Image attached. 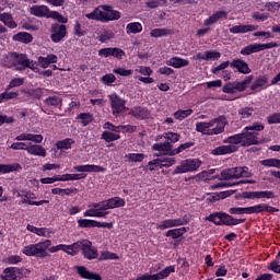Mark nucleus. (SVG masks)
Here are the masks:
<instances>
[{
  "label": "nucleus",
  "instance_id": "1",
  "mask_svg": "<svg viewBox=\"0 0 280 280\" xmlns=\"http://www.w3.org/2000/svg\"><path fill=\"white\" fill-rule=\"evenodd\" d=\"M4 62L8 69L15 68V71H25V69H31L34 73H40V69L37 68L36 62L27 57L26 54L9 52Z\"/></svg>",
  "mask_w": 280,
  "mask_h": 280
},
{
  "label": "nucleus",
  "instance_id": "2",
  "mask_svg": "<svg viewBox=\"0 0 280 280\" xmlns=\"http://www.w3.org/2000/svg\"><path fill=\"white\" fill-rule=\"evenodd\" d=\"M226 127V118L224 116H219L211 119L210 121H201L196 124V131L201 132V135H207L208 137H213L214 135H222L224 128Z\"/></svg>",
  "mask_w": 280,
  "mask_h": 280
},
{
  "label": "nucleus",
  "instance_id": "3",
  "mask_svg": "<svg viewBox=\"0 0 280 280\" xmlns=\"http://www.w3.org/2000/svg\"><path fill=\"white\" fill-rule=\"evenodd\" d=\"M90 21H101V23H108L109 21H119L121 13L113 10L110 5H101L94 9L91 13L85 14Z\"/></svg>",
  "mask_w": 280,
  "mask_h": 280
},
{
  "label": "nucleus",
  "instance_id": "4",
  "mask_svg": "<svg viewBox=\"0 0 280 280\" xmlns=\"http://www.w3.org/2000/svg\"><path fill=\"white\" fill-rule=\"evenodd\" d=\"M50 246L51 241L46 240L36 244L24 246L22 253L23 255H26V257H38L39 259H45V257L49 256L47 249L50 248Z\"/></svg>",
  "mask_w": 280,
  "mask_h": 280
},
{
  "label": "nucleus",
  "instance_id": "5",
  "mask_svg": "<svg viewBox=\"0 0 280 280\" xmlns=\"http://www.w3.org/2000/svg\"><path fill=\"white\" fill-rule=\"evenodd\" d=\"M223 142L230 144L215 148L214 150H212V154L217 156L224 154H233V152H237V144L242 143V145H244L242 133L231 136L223 140Z\"/></svg>",
  "mask_w": 280,
  "mask_h": 280
},
{
  "label": "nucleus",
  "instance_id": "6",
  "mask_svg": "<svg viewBox=\"0 0 280 280\" xmlns=\"http://www.w3.org/2000/svg\"><path fill=\"white\" fill-rule=\"evenodd\" d=\"M264 125L260 122H254L244 128V132H242L243 137V145H258V135L264 130Z\"/></svg>",
  "mask_w": 280,
  "mask_h": 280
},
{
  "label": "nucleus",
  "instance_id": "7",
  "mask_svg": "<svg viewBox=\"0 0 280 280\" xmlns=\"http://www.w3.org/2000/svg\"><path fill=\"white\" fill-rule=\"evenodd\" d=\"M82 250L85 259H97V248L89 240L78 241L74 243V257Z\"/></svg>",
  "mask_w": 280,
  "mask_h": 280
},
{
  "label": "nucleus",
  "instance_id": "8",
  "mask_svg": "<svg viewBox=\"0 0 280 280\" xmlns=\"http://www.w3.org/2000/svg\"><path fill=\"white\" fill-rule=\"evenodd\" d=\"M253 174L248 172L246 166H237L232 168H225L221 172L222 180H235L237 178H250Z\"/></svg>",
  "mask_w": 280,
  "mask_h": 280
},
{
  "label": "nucleus",
  "instance_id": "9",
  "mask_svg": "<svg viewBox=\"0 0 280 280\" xmlns=\"http://www.w3.org/2000/svg\"><path fill=\"white\" fill-rule=\"evenodd\" d=\"M90 207H94V209H98V211H108V209H118L119 207H126V200L121 197H113L110 199L94 202Z\"/></svg>",
  "mask_w": 280,
  "mask_h": 280
},
{
  "label": "nucleus",
  "instance_id": "10",
  "mask_svg": "<svg viewBox=\"0 0 280 280\" xmlns=\"http://www.w3.org/2000/svg\"><path fill=\"white\" fill-rule=\"evenodd\" d=\"M202 165V161L198 159H187L182 161L180 165L176 166L173 174H187L189 172H198Z\"/></svg>",
  "mask_w": 280,
  "mask_h": 280
},
{
  "label": "nucleus",
  "instance_id": "11",
  "mask_svg": "<svg viewBox=\"0 0 280 280\" xmlns=\"http://www.w3.org/2000/svg\"><path fill=\"white\" fill-rule=\"evenodd\" d=\"M253 82V75L246 77L241 82H229L223 86V93H237L246 91V86Z\"/></svg>",
  "mask_w": 280,
  "mask_h": 280
},
{
  "label": "nucleus",
  "instance_id": "12",
  "mask_svg": "<svg viewBox=\"0 0 280 280\" xmlns=\"http://www.w3.org/2000/svg\"><path fill=\"white\" fill-rule=\"evenodd\" d=\"M188 221L185 218L165 219L156 224L158 231H167V229H174L176 226H185Z\"/></svg>",
  "mask_w": 280,
  "mask_h": 280
},
{
  "label": "nucleus",
  "instance_id": "13",
  "mask_svg": "<svg viewBox=\"0 0 280 280\" xmlns=\"http://www.w3.org/2000/svg\"><path fill=\"white\" fill-rule=\"evenodd\" d=\"M50 32V40H52V43H60V40L67 36V26L56 23L51 25Z\"/></svg>",
  "mask_w": 280,
  "mask_h": 280
},
{
  "label": "nucleus",
  "instance_id": "14",
  "mask_svg": "<svg viewBox=\"0 0 280 280\" xmlns=\"http://www.w3.org/2000/svg\"><path fill=\"white\" fill-rule=\"evenodd\" d=\"M108 97L113 115H119V113H124V110H126V101L119 97V95L110 94Z\"/></svg>",
  "mask_w": 280,
  "mask_h": 280
},
{
  "label": "nucleus",
  "instance_id": "15",
  "mask_svg": "<svg viewBox=\"0 0 280 280\" xmlns=\"http://www.w3.org/2000/svg\"><path fill=\"white\" fill-rule=\"evenodd\" d=\"M152 150L160 152V154H154V156H174V144L171 142H159L152 145Z\"/></svg>",
  "mask_w": 280,
  "mask_h": 280
},
{
  "label": "nucleus",
  "instance_id": "16",
  "mask_svg": "<svg viewBox=\"0 0 280 280\" xmlns=\"http://www.w3.org/2000/svg\"><path fill=\"white\" fill-rule=\"evenodd\" d=\"M18 198L21 199L22 205H31L35 207H40L42 205H49V200L32 201L36 200V195L32 191H26L24 195L18 194Z\"/></svg>",
  "mask_w": 280,
  "mask_h": 280
},
{
  "label": "nucleus",
  "instance_id": "17",
  "mask_svg": "<svg viewBox=\"0 0 280 280\" xmlns=\"http://www.w3.org/2000/svg\"><path fill=\"white\" fill-rule=\"evenodd\" d=\"M266 211L267 213H277L279 209L268 206L266 203H259L256 206L247 207V214L250 215L253 213H264Z\"/></svg>",
  "mask_w": 280,
  "mask_h": 280
},
{
  "label": "nucleus",
  "instance_id": "18",
  "mask_svg": "<svg viewBox=\"0 0 280 280\" xmlns=\"http://www.w3.org/2000/svg\"><path fill=\"white\" fill-rule=\"evenodd\" d=\"M230 67L232 69H236L238 73H243L244 75H248L250 73V67H248V63L240 58H235L230 62Z\"/></svg>",
  "mask_w": 280,
  "mask_h": 280
},
{
  "label": "nucleus",
  "instance_id": "19",
  "mask_svg": "<svg viewBox=\"0 0 280 280\" xmlns=\"http://www.w3.org/2000/svg\"><path fill=\"white\" fill-rule=\"evenodd\" d=\"M1 280H21V269L16 267H8L1 275Z\"/></svg>",
  "mask_w": 280,
  "mask_h": 280
},
{
  "label": "nucleus",
  "instance_id": "20",
  "mask_svg": "<svg viewBox=\"0 0 280 280\" xmlns=\"http://www.w3.org/2000/svg\"><path fill=\"white\" fill-rule=\"evenodd\" d=\"M26 229L27 231H30V233H34L35 235H38V237H51V235H54L52 229L36 228L32 224H28Z\"/></svg>",
  "mask_w": 280,
  "mask_h": 280
},
{
  "label": "nucleus",
  "instance_id": "21",
  "mask_svg": "<svg viewBox=\"0 0 280 280\" xmlns=\"http://www.w3.org/2000/svg\"><path fill=\"white\" fill-rule=\"evenodd\" d=\"M78 275L81 277V279H88V280H102V277L97 273H93L86 269L84 266H77L74 267Z\"/></svg>",
  "mask_w": 280,
  "mask_h": 280
},
{
  "label": "nucleus",
  "instance_id": "22",
  "mask_svg": "<svg viewBox=\"0 0 280 280\" xmlns=\"http://www.w3.org/2000/svg\"><path fill=\"white\" fill-rule=\"evenodd\" d=\"M56 62H58V56L54 54L47 55L46 57L40 56L37 58V65L42 69H48L49 65H56Z\"/></svg>",
  "mask_w": 280,
  "mask_h": 280
},
{
  "label": "nucleus",
  "instance_id": "23",
  "mask_svg": "<svg viewBox=\"0 0 280 280\" xmlns=\"http://www.w3.org/2000/svg\"><path fill=\"white\" fill-rule=\"evenodd\" d=\"M26 152L27 154H31V156H47V150L40 144L28 143Z\"/></svg>",
  "mask_w": 280,
  "mask_h": 280
},
{
  "label": "nucleus",
  "instance_id": "24",
  "mask_svg": "<svg viewBox=\"0 0 280 280\" xmlns=\"http://www.w3.org/2000/svg\"><path fill=\"white\" fill-rule=\"evenodd\" d=\"M258 30V26H255L253 24H246V25H235L230 28V34H248V32H255Z\"/></svg>",
  "mask_w": 280,
  "mask_h": 280
},
{
  "label": "nucleus",
  "instance_id": "25",
  "mask_svg": "<svg viewBox=\"0 0 280 280\" xmlns=\"http://www.w3.org/2000/svg\"><path fill=\"white\" fill-rule=\"evenodd\" d=\"M222 54H220L219 51L215 50H208L205 51V54L202 52H198L194 59L195 60H219V58H221Z\"/></svg>",
  "mask_w": 280,
  "mask_h": 280
},
{
  "label": "nucleus",
  "instance_id": "26",
  "mask_svg": "<svg viewBox=\"0 0 280 280\" xmlns=\"http://www.w3.org/2000/svg\"><path fill=\"white\" fill-rule=\"evenodd\" d=\"M30 12L33 16H37L39 19L46 18L49 14V7L47 5H33L30 8Z\"/></svg>",
  "mask_w": 280,
  "mask_h": 280
},
{
  "label": "nucleus",
  "instance_id": "27",
  "mask_svg": "<svg viewBox=\"0 0 280 280\" xmlns=\"http://www.w3.org/2000/svg\"><path fill=\"white\" fill-rule=\"evenodd\" d=\"M15 141H32L33 143H43V135L21 133Z\"/></svg>",
  "mask_w": 280,
  "mask_h": 280
},
{
  "label": "nucleus",
  "instance_id": "28",
  "mask_svg": "<svg viewBox=\"0 0 280 280\" xmlns=\"http://www.w3.org/2000/svg\"><path fill=\"white\" fill-rule=\"evenodd\" d=\"M226 16H229L226 11H217L209 19L203 21V25H206V27H209V25H215V23L219 22L220 19H226Z\"/></svg>",
  "mask_w": 280,
  "mask_h": 280
},
{
  "label": "nucleus",
  "instance_id": "29",
  "mask_svg": "<svg viewBox=\"0 0 280 280\" xmlns=\"http://www.w3.org/2000/svg\"><path fill=\"white\" fill-rule=\"evenodd\" d=\"M166 65L168 67H174V69H183V67H189V60L180 57H173L166 61Z\"/></svg>",
  "mask_w": 280,
  "mask_h": 280
},
{
  "label": "nucleus",
  "instance_id": "30",
  "mask_svg": "<svg viewBox=\"0 0 280 280\" xmlns=\"http://www.w3.org/2000/svg\"><path fill=\"white\" fill-rule=\"evenodd\" d=\"M73 170L74 172H106V168L95 164L77 165Z\"/></svg>",
  "mask_w": 280,
  "mask_h": 280
},
{
  "label": "nucleus",
  "instance_id": "31",
  "mask_svg": "<svg viewBox=\"0 0 280 280\" xmlns=\"http://www.w3.org/2000/svg\"><path fill=\"white\" fill-rule=\"evenodd\" d=\"M23 167L19 163L0 164V174H10L12 172H21Z\"/></svg>",
  "mask_w": 280,
  "mask_h": 280
},
{
  "label": "nucleus",
  "instance_id": "32",
  "mask_svg": "<svg viewBox=\"0 0 280 280\" xmlns=\"http://www.w3.org/2000/svg\"><path fill=\"white\" fill-rule=\"evenodd\" d=\"M261 51L260 44H249L241 49L242 56H250L253 54H259Z\"/></svg>",
  "mask_w": 280,
  "mask_h": 280
},
{
  "label": "nucleus",
  "instance_id": "33",
  "mask_svg": "<svg viewBox=\"0 0 280 280\" xmlns=\"http://www.w3.org/2000/svg\"><path fill=\"white\" fill-rule=\"evenodd\" d=\"M187 231H189V228H179V229L168 230L165 233V237H172L173 240H178V237H183V235H185Z\"/></svg>",
  "mask_w": 280,
  "mask_h": 280
},
{
  "label": "nucleus",
  "instance_id": "34",
  "mask_svg": "<svg viewBox=\"0 0 280 280\" xmlns=\"http://www.w3.org/2000/svg\"><path fill=\"white\" fill-rule=\"evenodd\" d=\"M84 218H106L108 212L101 211L98 208L92 207L83 213Z\"/></svg>",
  "mask_w": 280,
  "mask_h": 280
},
{
  "label": "nucleus",
  "instance_id": "35",
  "mask_svg": "<svg viewBox=\"0 0 280 280\" xmlns=\"http://www.w3.org/2000/svg\"><path fill=\"white\" fill-rule=\"evenodd\" d=\"M246 219H235L230 214L223 213V224L226 226H236V224H244Z\"/></svg>",
  "mask_w": 280,
  "mask_h": 280
},
{
  "label": "nucleus",
  "instance_id": "36",
  "mask_svg": "<svg viewBox=\"0 0 280 280\" xmlns=\"http://www.w3.org/2000/svg\"><path fill=\"white\" fill-rule=\"evenodd\" d=\"M13 40H16L18 43H24L25 45L32 43L34 40V37H32V34L27 32H21L13 36Z\"/></svg>",
  "mask_w": 280,
  "mask_h": 280
},
{
  "label": "nucleus",
  "instance_id": "37",
  "mask_svg": "<svg viewBox=\"0 0 280 280\" xmlns=\"http://www.w3.org/2000/svg\"><path fill=\"white\" fill-rule=\"evenodd\" d=\"M0 21L11 30H15L16 27V22H14L10 13H0Z\"/></svg>",
  "mask_w": 280,
  "mask_h": 280
},
{
  "label": "nucleus",
  "instance_id": "38",
  "mask_svg": "<svg viewBox=\"0 0 280 280\" xmlns=\"http://www.w3.org/2000/svg\"><path fill=\"white\" fill-rule=\"evenodd\" d=\"M126 32L127 34H139L143 32V26L139 22H131L127 24Z\"/></svg>",
  "mask_w": 280,
  "mask_h": 280
},
{
  "label": "nucleus",
  "instance_id": "39",
  "mask_svg": "<svg viewBox=\"0 0 280 280\" xmlns=\"http://www.w3.org/2000/svg\"><path fill=\"white\" fill-rule=\"evenodd\" d=\"M73 143H75V140L71 138H67L63 140H59L56 143V147H57V150H71V145H73Z\"/></svg>",
  "mask_w": 280,
  "mask_h": 280
},
{
  "label": "nucleus",
  "instance_id": "40",
  "mask_svg": "<svg viewBox=\"0 0 280 280\" xmlns=\"http://www.w3.org/2000/svg\"><path fill=\"white\" fill-rule=\"evenodd\" d=\"M51 194L55 196H71V194H78V188H54L51 189Z\"/></svg>",
  "mask_w": 280,
  "mask_h": 280
},
{
  "label": "nucleus",
  "instance_id": "41",
  "mask_svg": "<svg viewBox=\"0 0 280 280\" xmlns=\"http://www.w3.org/2000/svg\"><path fill=\"white\" fill-rule=\"evenodd\" d=\"M46 19H54L55 21H58V23H68L69 19H67L65 15L60 14L58 11H51L48 9V15Z\"/></svg>",
  "mask_w": 280,
  "mask_h": 280
},
{
  "label": "nucleus",
  "instance_id": "42",
  "mask_svg": "<svg viewBox=\"0 0 280 280\" xmlns=\"http://www.w3.org/2000/svg\"><path fill=\"white\" fill-rule=\"evenodd\" d=\"M268 78L266 75H260L253 82V84L250 85V90L257 91V89H262V86H266Z\"/></svg>",
  "mask_w": 280,
  "mask_h": 280
},
{
  "label": "nucleus",
  "instance_id": "43",
  "mask_svg": "<svg viewBox=\"0 0 280 280\" xmlns=\"http://www.w3.org/2000/svg\"><path fill=\"white\" fill-rule=\"evenodd\" d=\"M163 139H165L166 143H171V145H173V143H178V141H180V135L176 133V132H165L163 133Z\"/></svg>",
  "mask_w": 280,
  "mask_h": 280
},
{
  "label": "nucleus",
  "instance_id": "44",
  "mask_svg": "<svg viewBox=\"0 0 280 280\" xmlns=\"http://www.w3.org/2000/svg\"><path fill=\"white\" fill-rule=\"evenodd\" d=\"M132 115L138 119H148V117H150V112L147 108L136 107L132 110Z\"/></svg>",
  "mask_w": 280,
  "mask_h": 280
},
{
  "label": "nucleus",
  "instance_id": "45",
  "mask_svg": "<svg viewBox=\"0 0 280 280\" xmlns=\"http://www.w3.org/2000/svg\"><path fill=\"white\" fill-rule=\"evenodd\" d=\"M82 178H86V174H65L59 177L60 182L67 180H82Z\"/></svg>",
  "mask_w": 280,
  "mask_h": 280
},
{
  "label": "nucleus",
  "instance_id": "46",
  "mask_svg": "<svg viewBox=\"0 0 280 280\" xmlns=\"http://www.w3.org/2000/svg\"><path fill=\"white\" fill-rule=\"evenodd\" d=\"M172 272H175V268L174 266H168L164 270L160 271L159 273H154L153 276L158 278L155 280L167 279Z\"/></svg>",
  "mask_w": 280,
  "mask_h": 280
},
{
  "label": "nucleus",
  "instance_id": "47",
  "mask_svg": "<svg viewBox=\"0 0 280 280\" xmlns=\"http://www.w3.org/2000/svg\"><path fill=\"white\" fill-rule=\"evenodd\" d=\"M46 106H62V97L60 96H49L44 101Z\"/></svg>",
  "mask_w": 280,
  "mask_h": 280
},
{
  "label": "nucleus",
  "instance_id": "48",
  "mask_svg": "<svg viewBox=\"0 0 280 280\" xmlns=\"http://www.w3.org/2000/svg\"><path fill=\"white\" fill-rule=\"evenodd\" d=\"M102 139L106 141V143H110L113 141H118V139H121V136L110 131H104L102 133Z\"/></svg>",
  "mask_w": 280,
  "mask_h": 280
},
{
  "label": "nucleus",
  "instance_id": "49",
  "mask_svg": "<svg viewBox=\"0 0 280 280\" xmlns=\"http://www.w3.org/2000/svg\"><path fill=\"white\" fill-rule=\"evenodd\" d=\"M260 164L264 165V167H277V170H280V160L279 159H267L260 161Z\"/></svg>",
  "mask_w": 280,
  "mask_h": 280
},
{
  "label": "nucleus",
  "instance_id": "50",
  "mask_svg": "<svg viewBox=\"0 0 280 280\" xmlns=\"http://www.w3.org/2000/svg\"><path fill=\"white\" fill-rule=\"evenodd\" d=\"M207 220H209V222H213V224H217V225L223 224L224 213L217 212V213L210 214L207 218Z\"/></svg>",
  "mask_w": 280,
  "mask_h": 280
},
{
  "label": "nucleus",
  "instance_id": "51",
  "mask_svg": "<svg viewBox=\"0 0 280 280\" xmlns=\"http://www.w3.org/2000/svg\"><path fill=\"white\" fill-rule=\"evenodd\" d=\"M75 247V243L71 244V245H65V244H59L57 245V250H62L63 253H67V255H71V257H74V248Z\"/></svg>",
  "mask_w": 280,
  "mask_h": 280
},
{
  "label": "nucleus",
  "instance_id": "52",
  "mask_svg": "<svg viewBox=\"0 0 280 280\" xmlns=\"http://www.w3.org/2000/svg\"><path fill=\"white\" fill-rule=\"evenodd\" d=\"M192 113H194V109H186V110L179 109L174 113V117L178 121H183V119H187V117H189Z\"/></svg>",
  "mask_w": 280,
  "mask_h": 280
},
{
  "label": "nucleus",
  "instance_id": "53",
  "mask_svg": "<svg viewBox=\"0 0 280 280\" xmlns=\"http://www.w3.org/2000/svg\"><path fill=\"white\" fill-rule=\"evenodd\" d=\"M253 113H255L253 107H243L238 110L241 119H250V117H253Z\"/></svg>",
  "mask_w": 280,
  "mask_h": 280
},
{
  "label": "nucleus",
  "instance_id": "54",
  "mask_svg": "<svg viewBox=\"0 0 280 280\" xmlns=\"http://www.w3.org/2000/svg\"><path fill=\"white\" fill-rule=\"evenodd\" d=\"M126 159L131 163H141L145 159V155L143 153H128Z\"/></svg>",
  "mask_w": 280,
  "mask_h": 280
},
{
  "label": "nucleus",
  "instance_id": "55",
  "mask_svg": "<svg viewBox=\"0 0 280 280\" xmlns=\"http://www.w3.org/2000/svg\"><path fill=\"white\" fill-rule=\"evenodd\" d=\"M167 34H171L167 28H154L150 32V36H152V38H161V36H167Z\"/></svg>",
  "mask_w": 280,
  "mask_h": 280
},
{
  "label": "nucleus",
  "instance_id": "56",
  "mask_svg": "<svg viewBox=\"0 0 280 280\" xmlns=\"http://www.w3.org/2000/svg\"><path fill=\"white\" fill-rule=\"evenodd\" d=\"M176 165V158H160V167H172Z\"/></svg>",
  "mask_w": 280,
  "mask_h": 280
},
{
  "label": "nucleus",
  "instance_id": "57",
  "mask_svg": "<svg viewBox=\"0 0 280 280\" xmlns=\"http://www.w3.org/2000/svg\"><path fill=\"white\" fill-rule=\"evenodd\" d=\"M107 259H119V256L115 253H110L108 250L101 252V256L98 258L100 261H106Z\"/></svg>",
  "mask_w": 280,
  "mask_h": 280
},
{
  "label": "nucleus",
  "instance_id": "58",
  "mask_svg": "<svg viewBox=\"0 0 280 280\" xmlns=\"http://www.w3.org/2000/svg\"><path fill=\"white\" fill-rule=\"evenodd\" d=\"M194 142H185L184 144H180L177 149H174L171 154L173 156H176V154H180V152H185V150H189V148H192Z\"/></svg>",
  "mask_w": 280,
  "mask_h": 280
},
{
  "label": "nucleus",
  "instance_id": "59",
  "mask_svg": "<svg viewBox=\"0 0 280 280\" xmlns=\"http://www.w3.org/2000/svg\"><path fill=\"white\" fill-rule=\"evenodd\" d=\"M117 78L113 73L105 74L101 78V82L106 86H110L114 82H116Z\"/></svg>",
  "mask_w": 280,
  "mask_h": 280
},
{
  "label": "nucleus",
  "instance_id": "60",
  "mask_svg": "<svg viewBox=\"0 0 280 280\" xmlns=\"http://www.w3.org/2000/svg\"><path fill=\"white\" fill-rule=\"evenodd\" d=\"M95 220H89V219H80L78 221L79 226H81L82 229H91V228H95Z\"/></svg>",
  "mask_w": 280,
  "mask_h": 280
},
{
  "label": "nucleus",
  "instance_id": "61",
  "mask_svg": "<svg viewBox=\"0 0 280 280\" xmlns=\"http://www.w3.org/2000/svg\"><path fill=\"white\" fill-rule=\"evenodd\" d=\"M23 84H25V79L15 78L11 80L7 89L8 91H10V89H16V86H23Z\"/></svg>",
  "mask_w": 280,
  "mask_h": 280
},
{
  "label": "nucleus",
  "instance_id": "62",
  "mask_svg": "<svg viewBox=\"0 0 280 280\" xmlns=\"http://www.w3.org/2000/svg\"><path fill=\"white\" fill-rule=\"evenodd\" d=\"M27 95H30V97H33V100H40V97H43V89L37 88L30 90L27 92Z\"/></svg>",
  "mask_w": 280,
  "mask_h": 280
},
{
  "label": "nucleus",
  "instance_id": "63",
  "mask_svg": "<svg viewBox=\"0 0 280 280\" xmlns=\"http://www.w3.org/2000/svg\"><path fill=\"white\" fill-rule=\"evenodd\" d=\"M267 198V200H272L275 198V192L271 190L257 191V199Z\"/></svg>",
  "mask_w": 280,
  "mask_h": 280
},
{
  "label": "nucleus",
  "instance_id": "64",
  "mask_svg": "<svg viewBox=\"0 0 280 280\" xmlns=\"http://www.w3.org/2000/svg\"><path fill=\"white\" fill-rule=\"evenodd\" d=\"M268 124H280V113H275L267 117Z\"/></svg>",
  "mask_w": 280,
  "mask_h": 280
}]
</instances>
